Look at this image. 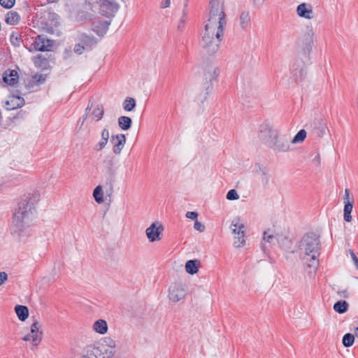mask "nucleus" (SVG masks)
Here are the masks:
<instances>
[{
  "mask_svg": "<svg viewBox=\"0 0 358 358\" xmlns=\"http://www.w3.org/2000/svg\"><path fill=\"white\" fill-rule=\"evenodd\" d=\"M225 7L223 1L210 0L204 21L200 45L209 54H215L223 38L224 26L227 23Z\"/></svg>",
  "mask_w": 358,
  "mask_h": 358,
  "instance_id": "f257e3e1",
  "label": "nucleus"
},
{
  "mask_svg": "<svg viewBox=\"0 0 358 358\" xmlns=\"http://www.w3.org/2000/svg\"><path fill=\"white\" fill-rule=\"evenodd\" d=\"M39 198L40 194L38 192L28 194L15 210L11 231L13 236L20 241H23L29 235V223L35 211L34 206Z\"/></svg>",
  "mask_w": 358,
  "mask_h": 358,
  "instance_id": "f03ea898",
  "label": "nucleus"
},
{
  "mask_svg": "<svg viewBox=\"0 0 358 358\" xmlns=\"http://www.w3.org/2000/svg\"><path fill=\"white\" fill-rule=\"evenodd\" d=\"M299 248L304 263L308 267L315 270L319 266L317 258L321 249L320 236L313 232L306 234L299 243Z\"/></svg>",
  "mask_w": 358,
  "mask_h": 358,
  "instance_id": "7ed1b4c3",
  "label": "nucleus"
},
{
  "mask_svg": "<svg viewBox=\"0 0 358 358\" xmlns=\"http://www.w3.org/2000/svg\"><path fill=\"white\" fill-rule=\"evenodd\" d=\"M81 358H112V352L96 343L86 346L82 351Z\"/></svg>",
  "mask_w": 358,
  "mask_h": 358,
  "instance_id": "20e7f679",
  "label": "nucleus"
},
{
  "mask_svg": "<svg viewBox=\"0 0 358 358\" xmlns=\"http://www.w3.org/2000/svg\"><path fill=\"white\" fill-rule=\"evenodd\" d=\"M245 224L241 222L239 217L234 218L230 225V229L234 236V245L240 248L245 245Z\"/></svg>",
  "mask_w": 358,
  "mask_h": 358,
  "instance_id": "39448f33",
  "label": "nucleus"
},
{
  "mask_svg": "<svg viewBox=\"0 0 358 358\" xmlns=\"http://www.w3.org/2000/svg\"><path fill=\"white\" fill-rule=\"evenodd\" d=\"M266 143L278 152H286L290 149L289 141L284 136H280L278 131L273 132L271 138L267 139Z\"/></svg>",
  "mask_w": 358,
  "mask_h": 358,
  "instance_id": "423d86ee",
  "label": "nucleus"
},
{
  "mask_svg": "<svg viewBox=\"0 0 358 358\" xmlns=\"http://www.w3.org/2000/svg\"><path fill=\"white\" fill-rule=\"evenodd\" d=\"M43 338V330L41 324L35 320L31 325L30 333L25 335L22 340L31 341L34 348H37Z\"/></svg>",
  "mask_w": 358,
  "mask_h": 358,
  "instance_id": "0eeeda50",
  "label": "nucleus"
},
{
  "mask_svg": "<svg viewBox=\"0 0 358 358\" xmlns=\"http://www.w3.org/2000/svg\"><path fill=\"white\" fill-rule=\"evenodd\" d=\"M92 4L97 6L99 12L106 17L113 15L118 10L117 4L112 0H92Z\"/></svg>",
  "mask_w": 358,
  "mask_h": 358,
  "instance_id": "6e6552de",
  "label": "nucleus"
},
{
  "mask_svg": "<svg viewBox=\"0 0 358 358\" xmlns=\"http://www.w3.org/2000/svg\"><path fill=\"white\" fill-rule=\"evenodd\" d=\"M187 294L185 286L182 283H173L169 289V299L173 302H178L184 299Z\"/></svg>",
  "mask_w": 358,
  "mask_h": 358,
  "instance_id": "1a4fd4ad",
  "label": "nucleus"
},
{
  "mask_svg": "<svg viewBox=\"0 0 358 358\" xmlns=\"http://www.w3.org/2000/svg\"><path fill=\"white\" fill-rule=\"evenodd\" d=\"M164 231V227L159 222H155L145 230V234L150 242L161 240V234Z\"/></svg>",
  "mask_w": 358,
  "mask_h": 358,
  "instance_id": "9d476101",
  "label": "nucleus"
},
{
  "mask_svg": "<svg viewBox=\"0 0 358 358\" xmlns=\"http://www.w3.org/2000/svg\"><path fill=\"white\" fill-rule=\"evenodd\" d=\"M291 72L292 75V79L295 83L301 81L306 75L304 62L299 59H295V61L292 64Z\"/></svg>",
  "mask_w": 358,
  "mask_h": 358,
  "instance_id": "9b49d317",
  "label": "nucleus"
},
{
  "mask_svg": "<svg viewBox=\"0 0 358 358\" xmlns=\"http://www.w3.org/2000/svg\"><path fill=\"white\" fill-rule=\"evenodd\" d=\"M220 73V68L214 64H208L203 69V78L207 82L216 80Z\"/></svg>",
  "mask_w": 358,
  "mask_h": 358,
  "instance_id": "f8f14e48",
  "label": "nucleus"
},
{
  "mask_svg": "<svg viewBox=\"0 0 358 358\" xmlns=\"http://www.w3.org/2000/svg\"><path fill=\"white\" fill-rule=\"evenodd\" d=\"M34 47L36 50L38 51H49L53 45L52 41L48 39L43 36H38L34 43Z\"/></svg>",
  "mask_w": 358,
  "mask_h": 358,
  "instance_id": "ddd939ff",
  "label": "nucleus"
},
{
  "mask_svg": "<svg viewBox=\"0 0 358 358\" xmlns=\"http://www.w3.org/2000/svg\"><path fill=\"white\" fill-rule=\"evenodd\" d=\"M110 141L113 144V152L115 155H119L126 143L125 135L122 134L113 135Z\"/></svg>",
  "mask_w": 358,
  "mask_h": 358,
  "instance_id": "4468645a",
  "label": "nucleus"
},
{
  "mask_svg": "<svg viewBox=\"0 0 358 358\" xmlns=\"http://www.w3.org/2000/svg\"><path fill=\"white\" fill-rule=\"evenodd\" d=\"M314 34L311 31L306 33L300 39L301 45L305 55H309L313 46Z\"/></svg>",
  "mask_w": 358,
  "mask_h": 358,
  "instance_id": "2eb2a0df",
  "label": "nucleus"
},
{
  "mask_svg": "<svg viewBox=\"0 0 358 358\" xmlns=\"http://www.w3.org/2000/svg\"><path fill=\"white\" fill-rule=\"evenodd\" d=\"M297 15L305 19L310 20L313 18V7L310 4L302 3L296 7Z\"/></svg>",
  "mask_w": 358,
  "mask_h": 358,
  "instance_id": "dca6fc26",
  "label": "nucleus"
},
{
  "mask_svg": "<svg viewBox=\"0 0 358 358\" xmlns=\"http://www.w3.org/2000/svg\"><path fill=\"white\" fill-rule=\"evenodd\" d=\"M104 169L110 176H114L115 173V159L111 155H106L103 161Z\"/></svg>",
  "mask_w": 358,
  "mask_h": 358,
  "instance_id": "f3484780",
  "label": "nucleus"
},
{
  "mask_svg": "<svg viewBox=\"0 0 358 358\" xmlns=\"http://www.w3.org/2000/svg\"><path fill=\"white\" fill-rule=\"evenodd\" d=\"M78 41L86 48V50H91L96 45V40L94 36H87L85 34L78 35Z\"/></svg>",
  "mask_w": 358,
  "mask_h": 358,
  "instance_id": "a211bd4d",
  "label": "nucleus"
},
{
  "mask_svg": "<svg viewBox=\"0 0 358 358\" xmlns=\"http://www.w3.org/2000/svg\"><path fill=\"white\" fill-rule=\"evenodd\" d=\"M277 130L273 129L269 124L264 122L259 126V137L262 139H265L266 136H268V139H271L272 137L273 132H276Z\"/></svg>",
  "mask_w": 358,
  "mask_h": 358,
  "instance_id": "6ab92c4d",
  "label": "nucleus"
},
{
  "mask_svg": "<svg viewBox=\"0 0 358 358\" xmlns=\"http://www.w3.org/2000/svg\"><path fill=\"white\" fill-rule=\"evenodd\" d=\"M24 104V99L18 96H11L9 97V99L6 101L8 110H13L20 108Z\"/></svg>",
  "mask_w": 358,
  "mask_h": 358,
  "instance_id": "aec40b11",
  "label": "nucleus"
},
{
  "mask_svg": "<svg viewBox=\"0 0 358 358\" xmlns=\"http://www.w3.org/2000/svg\"><path fill=\"white\" fill-rule=\"evenodd\" d=\"M110 22L107 20H100L94 24L93 30L99 35L103 36L108 29Z\"/></svg>",
  "mask_w": 358,
  "mask_h": 358,
  "instance_id": "412c9836",
  "label": "nucleus"
},
{
  "mask_svg": "<svg viewBox=\"0 0 358 358\" xmlns=\"http://www.w3.org/2000/svg\"><path fill=\"white\" fill-rule=\"evenodd\" d=\"M200 265L201 262L198 259L188 260L185 264V271L190 275L196 274L199 271Z\"/></svg>",
  "mask_w": 358,
  "mask_h": 358,
  "instance_id": "4be33fe9",
  "label": "nucleus"
},
{
  "mask_svg": "<svg viewBox=\"0 0 358 358\" xmlns=\"http://www.w3.org/2000/svg\"><path fill=\"white\" fill-rule=\"evenodd\" d=\"M251 17L249 11L241 12L239 17L240 26L242 29L246 30L250 25Z\"/></svg>",
  "mask_w": 358,
  "mask_h": 358,
  "instance_id": "5701e85b",
  "label": "nucleus"
},
{
  "mask_svg": "<svg viewBox=\"0 0 358 358\" xmlns=\"http://www.w3.org/2000/svg\"><path fill=\"white\" fill-rule=\"evenodd\" d=\"M271 230L265 231L263 234L262 241L264 243H262V248L264 250L266 248V243H268L270 245H274L277 241V234L274 235L272 233H270Z\"/></svg>",
  "mask_w": 358,
  "mask_h": 358,
  "instance_id": "b1692460",
  "label": "nucleus"
},
{
  "mask_svg": "<svg viewBox=\"0 0 358 358\" xmlns=\"http://www.w3.org/2000/svg\"><path fill=\"white\" fill-rule=\"evenodd\" d=\"M99 345H103L105 347L106 350L111 351L112 352V358L113 357L115 350V348L116 347V341L110 337H106L103 339L102 343H98Z\"/></svg>",
  "mask_w": 358,
  "mask_h": 358,
  "instance_id": "393cba45",
  "label": "nucleus"
},
{
  "mask_svg": "<svg viewBox=\"0 0 358 358\" xmlns=\"http://www.w3.org/2000/svg\"><path fill=\"white\" fill-rule=\"evenodd\" d=\"M4 83L10 85H14L18 80V75L17 71H10L9 73L5 72L3 76Z\"/></svg>",
  "mask_w": 358,
  "mask_h": 358,
  "instance_id": "a878e982",
  "label": "nucleus"
},
{
  "mask_svg": "<svg viewBox=\"0 0 358 358\" xmlns=\"http://www.w3.org/2000/svg\"><path fill=\"white\" fill-rule=\"evenodd\" d=\"M15 311L20 321H24L29 316V309L25 306L17 305L15 307Z\"/></svg>",
  "mask_w": 358,
  "mask_h": 358,
  "instance_id": "bb28decb",
  "label": "nucleus"
},
{
  "mask_svg": "<svg viewBox=\"0 0 358 358\" xmlns=\"http://www.w3.org/2000/svg\"><path fill=\"white\" fill-rule=\"evenodd\" d=\"M93 329L96 332L104 334L108 330L107 322L103 320H98L94 323Z\"/></svg>",
  "mask_w": 358,
  "mask_h": 358,
  "instance_id": "cd10ccee",
  "label": "nucleus"
},
{
  "mask_svg": "<svg viewBox=\"0 0 358 358\" xmlns=\"http://www.w3.org/2000/svg\"><path fill=\"white\" fill-rule=\"evenodd\" d=\"M344 204H345L344 210H343V212H344V215H343L344 220H345V221H346L348 222H350L352 220V216H351L350 214H351L352 208H353V200H352V201H345Z\"/></svg>",
  "mask_w": 358,
  "mask_h": 358,
  "instance_id": "c85d7f7f",
  "label": "nucleus"
},
{
  "mask_svg": "<svg viewBox=\"0 0 358 358\" xmlns=\"http://www.w3.org/2000/svg\"><path fill=\"white\" fill-rule=\"evenodd\" d=\"M118 125L122 130H128L131 128L132 120L129 117L120 116L118 120Z\"/></svg>",
  "mask_w": 358,
  "mask_h": 358,
  "instance_id": "c756f323",
  "label": "nucleus"
},
{
  "mask_svg": "<svg viewBox=\"0 0 358 358\" xmlns=\"http://www.w3.org/2000/svg\"><path fill=\"white\" fill-rule=\"evenodd\" d=\"M277 243L285 250H288L291 248V241L286 236L277 234Z\"/></svg>",
  "mask_w": 358,
  "mask_h": 358,
  "instance_id": "7c9ffc66",
  "label": "nucleus"
},
{
  "mask_svg": "<svg viewBox=\"0 0 358 358\" xmlns=\"http://www.w3.org/2000/svg\"><path fill=\"white\" fill-rule=\"evenodd\" d=\"M20 17L17 12L9 11L6 17V22L10 25L17 24L20 21Z\"/></svg>",
  "mask_w": 358,
  "mask_h": 358,
  "instance_id": "2f4dec72",
  "label": "nucleus"
},
{
  "mask_svg": "<svg viewBox=\"0 0 358 358\" xmlns=\"http://www.w3.org/2000/svg\"><path fill=\"white\" fill-rule=\"evenodd\" d=\"M349 307V304L346 301H338L334 305V310L339 314L345 313Z\"/></svg>",
  "mask_w": 358,
  "mask_h": 358,
  "instance_id": "473e14b6",
  "label": "nucleus"
},
{
  "mask_svg": "<svg viewBox=\"0 0 358 358\" xmlns=\"http://www.w3.org/2000/svg\"><path fill=\"white\" fill-rule=\"evenodd\" d=\"M122 106L124 110L130 112L135 108L136 103L134 98L127 97L123 101Z\"/></svg>",
  "mask_w": 358,
  "mask_h": 358,
  "instance_id": "72a5a7b5",
  "label": "nucleus"
},
{
  "mask_svg": "<svg viewBox=\"0 0 358 358\" xmlns=\"http://www.w3.org/2000/svg\"><path fill=\"white\" fill-rule=\"evenodd\" d=\"M103 193L102 187L101 185H98L93 192V196L95 199V201L98 203H101L103 202Z\"/></svg>",
  "mask_w": 358,
  "mask_h": 358,
  "instance_id": "f704fd0d",
  "label": "nucleus"
},
{
  "mask_svg": "<svg viewBox=\"0 0 358 358\" xmlns=\"http://www.w3.org/2000/svg\"><path fill=\"white\" fill-rule=\"evenodd\" d=\"M355 341V336L352 334L348 333L345 334L342 340L343 345L346 347H350L353 345Z\"/></svg>",
  "mask_w": 358,
  "mask_h": 358,
  "instance_id": "c9c22d12",
  "label": "nucleus"
},
{
  "mask_svg": "<svg viewBox=\"0 0 358 358\" xmlns=\"http://www.w3.org/2000/svg\"><path fill=\"white\" fill-rule=\"evenodd\" d=\"M306 137V131L304 129H301L292 140V143H299L304 141Z\"/></svg>",
  "mask_w": 358,
  "mask_h": 358,
  "instance_id": "e433bc0d",
  "label": "nucleus"
},
{
  "mask_svg": "<svg viewBox=\"0 0 358 358\" xmlns=\"http://www.w3.org/2000/svg\"><path fill=\"white\" fill-rule=\"evenodd\" d=\"M92 115L96 121L100 120L103 117V108L101 106V107L97 106L96 108L94 109V110L92 112Z\"/></svg>",
  "mask_w": 358,
  "mask_h": 358,
  "instance_id": "4c0bfd02",
  "label": "nucleus"
},
{
  "mask_svg": "<svg viewBox=\"0 0 358 358\" xmlns=\"http://www.w3.org/2000/svg\"><path fill=\"white\" fill-rule=\"evenodd\" d=\"M33 82L36 85L43 83L46 80V76L43 74H35L32 77Z\"/></svg>",
  "mask_w": 358,
  "mask_h": 358,
  "instance_id": "58836bf2",
  "label": "nucleus"
},
{
  "mask_svg": "<svg viewBox=\"0 0 358 358\" xmlns=\"http://www.w3.org/2000/svg\"><path fill=\"white\" fill-rule=\"evenodd\" d=\"M268 0H251L252 6L256 9H260L266 5Z\"/></svg>",
  "mask_w": 358,
  "mask_h": 358,
  "instance_id": "ea45409f",
  "label": "nucleus"
},
{
  "mask_svg": "<svg viewBox=\"0 0 358 358\" xmlns=\"http://www.w3.org/2000/svg\"><path fill=\"white\" fill-rule=\"evenodd\" d=\"M327 128L325 124L320 123L319 127L316 129L315 133L319 138H322L326 133Z\"/></svg>",
  "mask_w": 358,
  "mask_h": 358,
  "instance_id": "a19ab883",
  "label": "nucleus"
},
{
  "mask_svg": "<svg viewBox=\"0 0 358 358\" xmlns=\"http://www.w3.org/2000/svg\"><path fill=\"white\" fill-rule=\"evenodd\" d=\"M227 199L228 200H237L239 196L235 189H230L227 194Z\"/></svg>",
  "mask_w": 358,
  "mask_h": 358,
  "instance_id": "79ce46f5",
  "label": "nucleus"
},
{
  "mask_svg": "<svg viewBox=\"0 0 358 358\" xmlns=\"http://www.w3.org/2000/svg\"><path fill=\"white\" fill-rule=\"evenodd\" d=\"M108 142V141L107 140L101 139V141L94 145V150L96 151L103 150L107 145Z\"/></svg>",
  "mask_w": 358,
  "mask_h": 358,
  "instance_id": "37998d69",
  "label": "nucleus"
},
{
  "mask_svg": "<svg viewBox=\"0 0 358 358\" xmlns=\"http://www.w3.org/2000/svg\"><path fill=\"white\" fill-rule=\"evenodd\" d=\"M15 0H0V5L5 8H10L15 4Z\"/></svg>",
  "mask_w": 358,
  "mask_h": 358,
  "instance_id": "c03bdc74",
  "label": "nucleus"
},
{
  "mask_svg": "<svg viewBox=\"0 0 358 358\" xmlns=\"http://www.w3.org/2000/svg\"><path fill=\"white\" fill-rule=\"evenodd\" d=\"M47 59L41 55H38L34 60V64L37 66H41L46 64Z\"/></svg>",
  "mask_w": 358,
  "mask_h": 358,
  "instance_id": "a18cd8bd",
  "label": "nucleus"
},
{
  "mask_svg": "<svg viewBox=\"0 0 358 358\" xmlns=\"http://www.w3.org/2000/svg\"><path fill=\"white\" fill-rule=\"evenodd\" d=\"M73 50L76 53L81 55L84 50H86V48L81 42H79L75 45Z\"/></svg>",
  "mask_w": 358,
  "mask_h": 358,
  "instance_id": "49530a36",
  "label": "nucleus"
},
{
  "mask_svg": "<svg viewBox=\"0 0 358 358\" xmlns=\"http://www.w3.org/2000/svg\"><path fill=\"white\" fill-rule=\"evenodd\" d=\"M194 229L199 232L204 231L206 227L205 225L203 224L201 222H199L198 220H196L194 224Z\"/></svg>",
  "mask_w": 358,
  "mask_h": 358,
  "instance_id": "de8ad7c7",
  "label": "nucleus"
},
{
  "mask_svg": "<svg viewBox=\"0 0 358 358\" xmlns=\"http://www.w3.org/2000/svg\"><path fill=\"white\" fill-rule=\"evenodd\" d=\"M260 176L262 184H264V185H267L269 182L270 178L268 171L263 173L262 174H260Z\"/></svg>",
  "mask_w": 358,
  "mask_h": 358,
  "instance_id": "09e8293b",
  "label": "nucleus"
},
{
  "mask_svg": "<svg viewBox=\"0 0 358 358\" xmlns=\"http://www.w3.org/2000/svg\"><path fill=\"white\" fill-rule=\"evenodd\" d=\"M186 217L193 220H197L198 213L194 211H188L185 215Z\"/></svg>",
  "mask_w": 358,
  "mask_h": 358,
  "instance_id": "8fccbe9b",
  "label": "nucleus"
},
{
  "mask_svg": "<svg viewBox=\"0 0 358 358\" xmlns=\"http://www.w3.org/2000/svg\"><path fill=\"white\" fill-rule=\"evenodd\" d=\"M8 280V274L4 272H0V286Z\"/></svg>",
  "mask_w": 358,
  "mask_h": 358,
  "instance_id": "3c124183",
  "label": "nucleus"
},
{
  "mask_svg": "<svg viewBox=\"0 0 358 358\" xmlns=\"http://www.w3.org/2000/svg\"><path fill=\"white\" fill-rule=\"evenodd\" d=\"M109 138V131L108 129L104 128L101 131V139L107 140Z\"/></svg>",
  "mask_w": 358,
  "mask_h": 358,
  "instance_id": "603ef678",
  "label": "nucleus"
},
{
  "mask_svg": "<svg viewBox=\"0 0 358 358\" xmlns=\"http://www.w3.org/2000/svg\"><path fill=\"white\" fill-rule=\"evenodd\" d=\"M337 294L341 298H348L349 296V293L347 289L338 290Z\"/></svg>",
  "mask_w": 358,
  "mask_h": 358,
  "instance_id": "864d4df0",
  "label": "nucleus"
},
{
  "mask_svg": "<svg viewBox=\"0 0 358 358\" xmlns=\"http://www.w3.org/2000/svg\"><path fill=\"white\" fill-rule=\"evenodd\" d=\"M350 256L352 257V260L355 262V264L357 268L358 269V259H357V257H356L355 252L352 250H350Z\"/></svg>",
  "mask_w": 358,
  "mask_h": 358,
  "instance_id": "5fc2aeb1",
  "label": "nucleus"
},
{
  "mask_svg": "<svg viewBox=\"0 0 358 358\" xmlns=\"http://www.w3.org/2000/svg\"><path fill=\"white\" fill-rule=\"evenodd\" d=\"M268 171V170L266 169V167H265L264 166L259 165L258 169L257 170V173L260 175V174H262L263 173L266 172Z\"/></svg>",
  "mask_w": 358,
  "mask_h": 358,
  "instance_id": "6e6d98bb",
  "label": "nucleus"
},
{
  "mask_svg": "<svg viewBox=\"0 0 358 358\" xmlns=\"http://www.w3.org/2000/svg\"><path fill=\"white\" fill-rule=\"evenodd\" d=\"M313 162L316 165V166H320V155L317 154L315 157L314 159H313Z\"/></svg>",
  "mask_w": 358,
  "mask_h": 358,
  "instance_id": "4d7b16f0",
  "label": "nucleus"
},
{
  "mask_svg": "<svg viewBox=\"0 0 358 358\" xmlns=\"http://www.w3.org/2000/svg\"><path fill=\"white\" fill-rule=\"evenodd\" d=\"M170 5V0H163L162 2V7L165 8L169 7Z\"/></svg>",
  "mask_w": 358,
  "mask_h": 358,
  "instance_id": "13d9d810",
  "label": "nucleus"
},
{
  "mask_svg": "<svg viewBox=\"0 0 358 358\" xmlns=\"http://www.w3.org/2000/svg\"><path fill=\"white\" fill-rule=\"evenodd\" d=\"M345 201H351L349 198V190L348 189L345 190L344 203Z\"/></svg>",
  "mask_w": 358,
  "mask_h": 358,
  "instance_id": "bf43d9fd",
  "label": "nucleus"
},
{
  "mask_svg": "<svg viewBox=\"0 0 358 358\" xmlns=\"http://www.w3.org/2000/svg\"><path fill=\"white\" fill-rule=\"evenodd\" d=\"M185 20L184 18H182V19L180 20V24H178V29H180V30H182V28H183V27H184V24H185Z\"/></svg>",
  "mask_w": 358,
  "mask_h": 358,
  "instance_id": "052dcab7",
  "label": "nucleus"
},
{
  "mask_svg": "<svg viewBox=\"0 0 358 358\" xmlns=\"http://www.w3.org/2000/svg\"><path fill=\"white\" fill-rule=\"evenodd\" d=\"M71 54H72V52H71V50L70 49H66V50H64V57H65V58H66V57H68L71 56Z\"/></svg>",
  "mask_w": 358,
  "mask_h": 358,
  "instance_id": "680f3d73",
  "label": "nucleus"
},
{
  "mask_svg": "<svg viewBox=\"0 0 358 358\" xmlns=\"http://www.w3.org/2000/svg\"><path fill=\"white\" fill-rule=\"evenodd\" d=\"M355 334L358 337V327L355 329Z\"/></svg>",
  "mask_w": 358,
  "mask_h": 358,
  "instance_id": "e2e57ef3",
  "label": "nucleus"
}]
</instances>
